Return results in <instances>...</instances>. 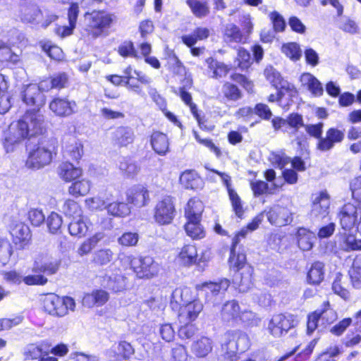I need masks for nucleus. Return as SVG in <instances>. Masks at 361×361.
I'll return each instance as SVG.
<instances>
[{"label": "nucleus", "mask_w": 361, "mask_h": 361, "mask_svg": "<svg viewBox=\"0 0 361 361\" xmlns=\"http://www.w3.org/2000/svg\"><path fill=\"white\" fill-rule=\"evenodd\" d=\"M44 122V116L37 111H26L18 121L9 126L4 133V146L6 152H13L25 140L42 134Z\"/></svg>", "instance_id": "obj_1"}, {"label": "nucleus", "mask_w": 361, "mask_h": 361, "mask_svg": "<svg viewBox=\"0 0 361 361\" xmlns=\"http://www.w3.org/2000/svg\"><path fill=\"white\" fill-rule=\"evenodd\" d=\"M122 264H128L138 279H150L159 271V264L149 256L124 255L121 257Z\"/></svg>", "instance_id": "obj_2"}, {"label": "nucleus", "mask_w": 361, "mask_h": 361, "mask_svg": "<svg viewBox=\"0 0 361 361\" xmlns=\"http://www.w3.org/2000/svg\"><path fill=\"white\" fill-rule=\"evenodd\" d=\"M250 346L247 335L241 331H228L224 336L221 345L225 361H235L238 354L245 351Z\"/></svg>", "instance_id": "obj_3"}, {"label": "nucleus", "mask_w": 361, "mask_h": 361, "mask_svg": "<svg viewBox=\"0 0 361 361\" xmlns=\"http://www.w3.org/2000/svg\"><path fill=\"white\" fill-rule=\"evenodd\" d=\"M44 310L52 316L64 317L68 311L73 312L75 302L73 298L66 296L59 297L56 294H48L43 300Z\"/></svg>", "instance_id": "obj_4"}, {"label": "nucleus", "mask_w": 361, "mask_h": 361, "mask_svg": "<svg viewBox=\"0 0 361 361\" xmlns=\"http://www.w3.org/2000/svg\"><path fill=\"white\" fill-rule=\"evenodd\" d=\"M54 145H41L29 152L25 165L31 169H40L49 165L53 159Z\"/></svg>", "instance_id": "obj_5"}, {"label": "nucleus", "mask_w": 361, "mask_h": 361, "mask_svg": "<svg viewBox=\"0 0 361 361\" xmlns=\"http://www.w3.org/2000/svg\"><path fill=\"white\" fill-rule=\"evenodd\" d=\"M90 29V34L93 38L102 35L105 28L109 27L116 17L114 14L104 11H94L87 13L85 16Z\"/></svg>", "instance_id": "obj_6"}, {"label": "nucleus", "mask_w": 361, "mask_h": 361, "mask_svg": "<svg viewBox=\"0 0 361 361\" xmlns=\"http://www.w3.org/2000/svg\"><path fill=\"white\" fill-rule=\"evenodd\" d=\"M361 216V204L357 203L355 205L351 203L344 204L340 209L338 218L340 224L345 231H351L355 230L359 226L360 217Z\"/></svg>", "instance_id": "obj_7"}, {"label": "nucleus", "mask_w": 361, "mask_h": 361, "mask_svg": "<svg viewBox=\"0 0 361 361\" xmlns=\"http://www.w3.org/2000/svg\"><path fill=\"white\" fill-rule=\"evenodd\" d=\"M44 81L36 84H29L23 87L21 92V97L23 102L27 106H35L34 109L28 111H37L39 113L40 108L44 104V96L41 93L42 90H45V84Z\"/></svg>", "instance_id": "obj_8"}, {"label": "nucleus", "mask_w": 361, "mask_h": 361, "mask_svg": "<svg viewBox=\"0 0 361 361\" xmlns=\"http://www.w3.org/2000/svg\"><path fill=\"white\" fill-rule=\"evenodd\" d=\"M296 324L291 314H277L274 315L268 324L269 332L274 337L279 338Z\"/></svg>", "instance_id": "obj_9"}, {"label": "nucleus", "mask_w": 361, "mask_h": 361, "mask_svg": "<svg viewBox=\"0 0 361 361\" xmlns=\"http://www.w3.org/2000/svg\"><path fill=\"white\" fill-rule=\"evenodd\" d=\"M13 243L19 249H24L31 240V232L28 226L20 221H13L9 227Z\"/></svg>", "instance_id": "obj_10"}, {"label": "nucleus", "mask_w": 361, "mask_h": 361, "mask_svg": "<svg viewBox=\"0 0 361 361\" xmlns=\"http://www.w3.org/2000/svg\"><path fill=\"white\" fill-rule=\"evenodd\" d=\"M175 208L170 196L164 197L158 202L154 212L155 221L161 224H168L171 222L174 217Z\"/></svg>", "instance_id": "obj_11"}, {"label": "nucleus", "mask_w": 361, "mask_h": 361, "mask_svg": "<svg viewBox=\"0 0 361 361\" xmlns=\"http://www.w3.org/2000/svg\"><path fill=\"white\" fill-rule=\"evenodd\" d=\"M344 137L343 131L336 128H330L326 130L325 136L317 141V149L321 152L329 151L336 144L341 143Z\"/></svg>", "instance_id": "obj_12"}, {"label": "nucleus", "mask_w": 361, "mask_h": 361, "mask_svg": "<svg viewBox=\"0 0 361 361\" xmlns=\"http://www.w3.org/2000/svg\"><path fill=\"white\" fill-rule=\"evenodd\" d=\"M230 286L227 279H222L219 282H204L196 286L197 290L204 294L206 299L210 300L213 296L226 291Z\"/></svg>", "instance_id": "obj_13"}, {"label": "nucleus", "mask_w": 361, "mask_h": 361, "mask_svg": "<svg viewBox=\"0 0 361 361\" xmlns=\"http://www.w3.org/2000/svg\"><path fill=\"white\" fill-rule=\"evenodd\" d=\"M254 269L252 266H245V269L235 272L233 277V284L240 292L245 293L253 286Z\"/></svg>", "instance_id": "obj_14"}, {"label": "nucleus", "mask_w": 361, "mask_h": 361, "mask_svg": "<svg viewBox=\"0 0 361 361\" xmlns=\"http://www.w3.org/2000/svg\"><path fill=\"white\" fill-rule=\"evenodd\" d=\"M330 199L326 192H321L312 202L310 215L312 218L322 219L329 213Z\"/></svg>", "instance_id": "obj_15"}, {"label": "nucleus", "mask_w": 361, "mask_h": 361, "mask_svg": "<svg viewBox=\"0 0 361 361\" xmlns=\"http://www.w3.org/2000/svg\"><path fill=\"white\" fill-rule=\"evenodd\" d=\"M202 310L203 304L199 299L180 306L178 313L179 322L188 323L195 321Z\"/></svg>", "instance_id": "obj_16"}, {"label": "nucleus", "mask_w": 361, "mask_h": 361, "mask_svg": "<svg viewBox=\"0 0 361 361\" xmlns=\"http://www.w3.org/2000/svg\"><path fill=\"white\" fill-rule=\"evenodd\" d=\"M59 267V262L58 260L50 259L47 255H40L35 259L32 271L54 274L58 271Z\"/></svg>", "instance_id": "obj_17"}, {"label": "nucleus", "mask_w": 361, "mask_h": 361, "mask_svg": "<svg viewBox=\"0 0 361 361\" xmlns=\"http://www.w3.org/2000/svg\"><path fill=\"white\" fill-rule=\"evenodd\" d=\"M267 217L271 224L279 226L288 224L292 221L290 210L279 205L271 207L267 213Z\"/></svg>", "instance_id": "obj_18"}, {"label": "nucleus", "mask_w": 361, "mask_h": 361, "mask_svg": "<svg viewBox=\"0 0 361 361\" xmlns=\"http://www.w3.org/2000/svg\"><path fill=\"white\" fill-rule=\"evenodd\" d=\"M76 104L66 98L56 97L49 103L50 110L57 116L66 117L75 111Z\"/></svg>", "instance_id": "obj_19"}, {"label": "nucleus", "mask_w": 361, "mask_h": 361, "mask_svg": "<svg viewBox=\"0 0 361 361\" xmlns=\"http://www.w3.org/2000/svg\"><path fill=\"white\" fill-rule=\"evenodd\" d=\"M212 171L218 174L221 177L224 185L227 188L229 198L231 202L232 207H233V209L235 214L238 217H241V216L243 215V213L241 201H240L239 196L236 193V192L233 188H231V178L230 176H228L226 173H221V172H219V171L214 170V169H212Z\"/></svg>", "instance_id": "obj_20"}, {"label": "nucleus", "mask_w": 361, "mask_h": 361, "mask_svg": "<svg viewBox=\"0 0 361 361\" xmlns=\"http://www.w3.org/2000/svg\"><path fill=\"white\" fill-rule=\"evenodd\" d=\"M126 197L129 203L141 207L147 204L149 200V192L144 185H136L127 190Z\"/></svg>", "instance_id": "obj_21"}, {"label": "nucleus", "mask_w": 361, "mask_h": 361, "mask_svg": "<svg viewBox=\"0 0 361 361\" xmlns=\"http://www.w3.org/2000/svg\"><path fill=\"white\" fill-rule=\"evenodd\" d=\"M50 346L49 342L45 341L38 345L34 343L27 345L23 352L24 360H37L43 354L48 355Z\"/></svg>", "instance_id": "obj_22"}, {"label": "nucleus", "mask_w": 361, "mask_h": 361, "mask_svg": "<svg viewBox=\"0 0 361 361\" xmlns=\"http://www.w3.org/2000/svg\"><path fill=\"white\" fill-rule=\"evenodd\" d=\"M176 259L178 262L185 267H190L197 262V250L193 245H184L179 252Z\"/></svg>", "instance_id": "obj_23"}, {"label": "nucleus", "mask_w": 361, "mask_h": 361, "mask_svg": "<svg viewBox=\"0 0 361 361\" xmlns=\"http://www.w3.org/2000/svg\"><path fill=\"white\" fill-rule=\"evenodd\" d=\"M82 171L80 167L66 161L61 163L58 168L59 177L66 182H71L82 176Z\"/></svg>", "instance_id": "obj_24"}, {"label": "nucleus", "mask_w": 361, "mask_h": 361, "mask_svg": "<svg viewBox=\"0 0 361 361\" xmlns=\"http://www.w3.org/2000/svg\"><path fill=\"white\" fill-rule=\"evenodd\" d=\"M300 81L302 85L307 88L314 96L319 97L323 94L324 89L322 83L311 73H302L300 75Z\"/></svg>", "instance_id": "obj_25"}, {"label": "nucleus", "mask_w": 361, "mask_h": 361, "mask_svg": "<svg viewBox=\"0 0 361 361\" xmlns=\"http://www.w3.org/2000/svg\"><path fill=\"white\" fill-rule=\"evenodd\" d=\"M205 62L207 64V74L212 78L218 79L225 77L230 70L225 63L212 57L207 59Z\"/></svg>", "instance_id": "obj_26"}, {"label": "nucleus", "mask_w": 361, "mask_h": 361, "mask_svg": "<svg viewBox=\"0 0 361 361\" xmlns=\"http://www.w3.org/2000/svg\"><path fill=\"white\" fill-rule=\"evenodd\" d=\"M296 239L301 250L309 251L312 248L316 237L313 232L305 228H300L297 231Z\"/></svg>", "instance_id": "obj_27"}, {"label": "nucleus", "mask_w": 361, "mask_h": 361, "mask_svg": "<svg viewBox=\"0 0 361 361\" xmlns=\"http://www.w3.org/2000/svg\"><path fill=\"white\" fill-rule=\"evenodd\" d=\"M134 133L132 129L121 126L113 133V140L116 145L125 147L133 142Z\"/></svg>", "instance_id": "obj_28"}, {"label": "nucleus", "mask_w": 361, "mask_h": 361, "mask_svg": "<svg viewBox=\"0 0 361 361\" xmlns=\"http://www.w3.org/2000/svg\"><path fill=\"white\" fill-rule=\"evenodd\" d=\"M212 341L207 337H202L192 344V353L197 357L207 356L212 350Z\"/></svg>", "instance_id": "obj_29"}, {"label": "nucleus", "mask_w": 361, "mask_h": 361, "mask_svg": "<svg viewBox=\"0 0 361 361\" xmlns=\"http://www.w3.org/2000/svg\"><path fill=\"white\" fill-rule=\"evenodd\" d=\"M151 145L153 149L159 155H165L169 151V143L166 135L154 132L151 136Z\"/></svg>", "instance_id": "obj_30"}, {"label": "nucleus", "mask_w": 361, "mask_h": 361, "mask_svg": "<svg viewBox=\"0 0 361 361\" xmlns=\"http://www.w3.org/2000/svg\"><path fill=\"white\" fill-rule=\"evenodd\" d=\"M267 80L276 89H289L290 85L283 80L280 73L273 66H267L264 71Z\"/></svg>", "instance_id": "obj_31"}, {"label": "nucleus", "mask_w": 361, "mask_h": 361, "mask_svg": "<svg viewBox=\"0 0 361 361\" xmlns=\"http://www.w3.org/2000/svg\"><path fill=\"white\" fill-rule=\"evenodd\" d=\"M180 182L187 189L202 188V180L195 171H186L180 177Z\"/></svg>", "instance_id": "obj_32"}, {"label": "nucleus", "mask_w": 361, "mask_h": 361, "mask_svg": "<svg viewBox=\"0 0 361 361\" xmlns=\"http://www.w3.org/2000/svg\"><path fill=\"white\" fill-rule=\"evenodd\" d=\"M203 209V204L199 199L191 198L185 208V217L187 219L200 220Z\"/></svg>", "instance_id": "obj_33"}, {"label": "nucleus", "mask_w": 361, "mask_h": 361, "mask_svg": "<svg viewBox=\"0 0 361 361\" xmlns=\"http://www.w3.org/2000/svg\"><path fill=\"white\" fill-rule=\"evenodd\" d=\"M236 247L231 246V255L229 257V265L235 272L245 269V266H250L246 262V256L243 252H236Z\"/></svg>", "instance_id": "obj_34"}, {"label": "nucleus", "mask_w": 361, "mask_h": 361, "mask_svg": "<svg viewBox=\"0 0 361 361\" xmlns=\"http://www.w3.org/2000/svg\"><path fill=\"white\" fill-rule=\"evenodd\" d=\"M88 231V226L82 216L73 219L68 225L70 235L78 238L83 237Z\"/></svg>", "instance_id": "obj_35"}, {"label": "nucleus", "mask_w": 361, "mask_h": 361, "mask_svg": "<svg viewBox=\"0 0 361 361\" xmlns=\"http://www.w3.org/2000/svg\"><path fill=\"white\" fill-rule=\"evenodd\" d=\"M91 182L85 178L74 181L68 188V193L75 197L86 195L90 190Z\"/></svg>", "instance_id": "obj_36"}, {"label": "nucleus", "mask_w": 361, "mask_h": 361, "mask_svg": "<svg viewBox=\"0 0 361 361\" xmlns=\"http://www.w3.org/2000/svg\"><path fill=\"white\" fill-rule=\"evenodd\" d=\"M324 265L322 262H315L313 263L307 273V281L310 284L318 285L324 279Z\"/></svg>", "instance_id": "obj_37"}, {"label": "nucleus", "mask_w": 361, "mask_h": 361, "mask_svg": "<svg viewBox=\"0 0 361 361\" xmlns=\"http://www.w3.org/2000/svg\"><path fill=\"white\" fill-rule=\"evenodd\" d=\"M172 299L177 303H182L181 306L197 300L193 295L192 290L188 287L176 288L172 293Z\"/></svg>", "instance_id": "obj_38"}, {"label": "nucleus", "mask_w": 361, "mask_h": 361, "mask_svg": "<svg viewBox=\"0 0 361 361\" xmlns=\"http://www.w3.org/2000/svg\"><path fill=\"white\" fill-rule=\"evenodd\" d=\"M348 232V233H344L343 234V248L346 251L361 250V236L360 238L356 236L354 234L355 230Z\"/></svg>", "instance_id": "obj_39"}, {"label": "nucleus", "mask_w": 361, "mask_h": 361, "mask_svg": "<svg viewBox=\"0 0 361 361\" xmlns=\"http://www.w3.org/2000/svg\"><path fill=\"white\" fill-rule=\"evenodd\" d=\"M243 36L239 27L233 23L227 24L224 31V40L226 43H240Z\"/></svg>", "instance_id": "obj_40"}, {"label": "nucleus", "mask_w": 361, "mask_h": 361, "mask_svg": "<svg viewBox=\"0 0 361 361\" xmlns=\"http://www.w3.org/2000/svg\"><path fill=\"white\" fill-rule=\"evenodd\" d=\"M127 279L121 274L109 276L106 280V287L114 292H121L126 288Z\"/></svg>", "instance_id": "obj_41"}, {"label": "nucleus", "mask_w": 361, "mask_h": 361, "mask_svg": "<svg viewBox=\"0 0 361 361\" xmlns=\"http://www.w3.org/2000/svg\"><path fill=\"white\" fill-rule=\"evenodd\" d=\"M200 220L188 219L185 230L188 235L192 239H201L204 237V231L200 224Z\"/></svg>", "instance_id": "obj_42"}, {"label": "nucleus", "mask_w": 361, "mask_h": 361, "mask_svg": "<svg viewBox=\"0 0 361 361\" xmlns=\"http://www.w3.org/2000/svg\"><path fill=\"white\" fill-rule=\"evenodd\" d=\"M240 307L235 300L226 302L221 310V316L225 320H230L239 317Z\"/></svg>", "instance_id": "obj_43"}, {"label": "nucleus", "mask_w": 361, "mask_h": 361, "mask_svg": "<svg viewBox=\"0 0 361 361\" xmlns=\"http://www.w3.org/2000/svg\"><path fill=\"white\" fill-rule=\"evenodd\" d=\"M276 161L280 169H283L288 163L291 164V167L298 171H303L305 170L304 161L300 157H295L291 159L287 157L278 156L276 157Z\"/></svg>", "instance_id": "obj_44"}, {"label": "nucleus", "mask_w": 361, "mask_h": 361, "mask_svg": "<svg viewBox=\"0 0 361 361\" xmlns=\"http://www.w3.org/2000/svg\"><path fill=\"white\" fill-rule=\"evenodd\" d=\"M41 16V11L33 5L25 6L20 10V19L26 23H35Z\"/></svg>", "instance_id": "obj_45"}, {"label": "nucleus", "mask_w": 361, "mask_h": 361, "mask_svg": "<svg viewBox=\"0 0 361 361\" xmlns=\"http://www.w3.org/2000/svg\"><path fill=\"white\" fill-rule=\"evenodd\" d=\"M114 252L109 248L99 249L93 254L92 262L99 266H104L109 264L114 257Z\"/></svg>", "instance_id": "obj_46"}, {"label": "nucleus", "mask_w": 361, "mask_h": 361, "mask_svg": "<svg viewBox=\"0 0 361 361\" xmlns=\"http://www.w3.org/2000/svg\"><path fill=\"white\" fill-rule=\"evenodd\" d=\"M349 274L353 285L360 288L361 286V255L356 256L354 259Z\"/></svg>", "instance_id": "obj_47"}, {"label": "nucleus", "mask_w": 361, "mask_h": 361, "mask_svg": "<svg viewBox=\"0 0 361 361\" xmlns=\"http://www.w3.org/2000/svg\"><path fill=\"white\" fill-rule=\"evenodd\" d=\"M281 52L289 58L291 61H298L301 56L302 51L298 44L295 42H288L283 44L281 47Z\"/></svg>", "instance_id": "obj_48"}, {"label": "nucleus", "mask_w": 361, "mask_h": 361, "mask_svg": "<svg viewBox=\"0 0 361 361\" xmlns=\"http://www.w3.org/2000/svg\"><path fill=\"white\" fill-rule=\"evenodd\" d=\"M108 213L114 216H125L130 214V208L124 202H111L106 206Z\"/></svg>", "instance_id": "obj_49"}, {"label": "nucleus", "mask_w": 361, "mask_h": 361, "mask_svg": "<svg viewBox=\"0 0 361 361\" xmlns=\"http://www.w3.org/2000/svg\"><path fill=\"white\" fill-rule=\"evenodd\" d=\"M62 210L66 216L72 218V219L82 216L80 205L72 200H67L64 202Z\"/></svg>", "instance_id": "obj_50"}, {"label": "nucleus", "mask_w": 361, "mask_h": 361, "mask_svg": "<svg viewBox=\"0 0 361 361\" xmlns=\"http://www.w3.org/2000/svg\"><path fill=\"white\" fill-rule=\"evenodd\" d=\"M187 4L191 8L193 14L197 18L205 17L209 13V8L206 3L197 0H188Z\"/></svg>", "instance_id": "obj_51"}, {"label": "nucleus", "mask_w": 361, "mask_h": 361, "mask_svg": "<svg viewBox=\"0 0 361 361\" xmlns=\"http://www.w3.org/2000/svg\"><path fill=\"white\" fill-rule=\"evenodd\" d=\"M119 169L127 177L129 178L136 176L140 170L135 163L126 158H123L120 161Z\"/></svg>", "instance_id": "obj_52"}, {"label": "nucleus", "mask_w": 361, "mask_h": 361, "mask_svg": "<svg viewBox=\"0 0 361 361\" xmlns=\"http://www.w3.org/2000/svg\"><path fill=\"white\" fill-rule=\"evenodd\" d=\"M222 92L229 100L236 101L241 97V92L237 86L230 82H225L222 87Z\"/></svg>", "instance_id": "obj_53"}, {"label": "nucleus", "mask_w": 361, "mask_h": 361, "mask_svg": "<svg viewBox=\"0 0 361 361\" xmlns=\"http://www.w3.org/2000/svg\"><path fill=\"white\" fill-rule=\"evenodd\" d=\"M47 224L50 233H57L63 224L62 217L59 214L53 212L48 216Z\"/></svg>", "instance_id": "obj_54"}, {"label": "nucleus", "mask_w": 361, "mask_h": 361, "mask_svg": "<svg viewBox=\"0 0 361 361\" xmlns=\"http://www.w3.org/2000/svg\"><path fill=\"white\" fill-rule=\"evenodd\" d=\"M12 246L6 239L0 240V264L5 265L12 255Z\"/></svg>", "instance_id": "obj_55"}, {"label": "nucleus", "mask_w": 361, "mask_h": 361, "mask_svg": "<svg viewBox=\"0 0 361 361\" xmlns=\"http://www.w3.org/2000/svg\"><path fill=\"white\" fill-rule=\"evenodd\" d=\"M106 193H99L96 197L87 198L85 200L86 205L92 210L106 208V200H104Z\"/></svg>", "instance_id": "obj_56"}, {"label": "nucleus", "mask_w": 361, "mask_h": 361, "mask_svg": "<svg viewBox=\"0 0 361 361\" xmlns=\"http://www.w3.org/2000/svg\"><path fill=\"white\" fill-rule=\"evenodd\" d=\"M65 152L73 159L78 160L83 154V146L80 142L74 140L72 144L66 147Z\"/></svg>", "instance_id": "obj_57"}, {"label": "nucleus", "mask_w": 361, "mask_h": 361, "mask_svg": "<svg viewBox=\"0 0 361 361\" xmlns=\"http://www.w3.org/2000/svg\"><path fill=\"white\" fill-rule=\"evenodd\" d=\"M179 95L181 99L185 102V104L189 106L191 113L192 114L194 117L199 121L197 107L194 103H192L191 94L186 90H185V87H180L179 88Z\"/></svg>", "instance_id": "obj_58"}, {"label": "nucleus", "mask_w": 361, "mask_h": 361, "mask_svg": "<svg viewBox=\"0 0 361 361\" xmlns=\"http://www.w3.org/2000/svg\"><path fill=\"white\" fill-rule=\"evenodd\" d=\"M342 276L337 274L332 284V290L335 294L339 295L344 300L349 298L350 294L348 290L342 285Z\"/></svg>", "instance_id": "obj_59"}, {"label": "nucleus", "mask_w": 361, "mask_h": 361, "mask_svg": "<svg viewBox=\"0 0 361 361\" xmlns=\"http://www.w3.org/2000/svg\"><path fill=\"white\" fill-rule=\"evenodd\" d=\"M139 235L136 233L126 232L118 238V243L122 246L132 247L137 245Z\"/></svg>", "instance_id": "obj_60"}, {"label": "nucleus", "mask_w": 361, "mask_h": 361, "mask_svg": "<svg viewBox=\"0 0 361 361\" xmlns=\"http://www.w3.org/2000/svg\"><path fill=\"white\" fill-rule=\"evenodd\" d=\"M42 48L53 59L61 60L63 56L62 49L58 46L51 45L50 42L42 44Z\"/></svg>", "instance_id": "obj_61"}, {"label": "nucleus", "mask_w": 361, "mask_h": 361, "mask_svg": "<svg viewBox=\"0 0 361 361\" xmlns=\"http://www.w3.org/2000/svg\"><path fill=\"white\" fill-rule=\"evenodd\" d=\"M27 219L32 226H39L44 221L45 216L42 210L32 208L27 212Z\"/></svg>", "instance_id": "obj_62"}, {"label": "nucleus", "mask_w": 361, "mask_h": 361, "mask_svg": "<svg viewBox=\"0 0 361 361\" xmlns=\"http://www.w3.org/2000/svg\"><path fill=\"white\" fill-rule=\"evenodd\" d=\"M178 330V336L181 339H190L197 332V328L191 322L184 323Z\"/></svg>", "instance_id": "obj_63"}, {"label": "nucleus", "mask_w": 361, "mask_h": 361, "mask_svg": "<svg viewBox=\"0 0 361 361\" xmlns=\"http://www.w3.org/2000/svg\"><path fill=\"white\" fill-rule=\"evenodd\" d=\"M352 196L359 204H361V176L354 178L350 184Z\"/></svg>", "instance_id": "obj_64"}]
</instances>
